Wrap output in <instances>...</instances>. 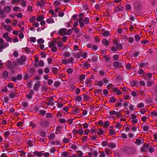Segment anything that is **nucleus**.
Returning a JSON list of instances; mask_svg holds the SVG:
<instances>
[{"label":"nucleus","instance_id":"f8f14e48","mask_svg":"<svg viewBox=\"0 0 157 157\" xmlns=\"http://www.w3.org/2000/svg\"><path fill=\"white\" fill-rule=\"evenodd\" d=\"M34 155L39 157H40L43 155V152L41 151L38 152L36 151L33 152Z\"/></svg>","mask_w":157,"mask_h":157},{"label":"nucleus","instance_id":"ea45409f","mask_svg":"<svg viewBox=\"0 0 157 157\" xmlns=\"http://www.w3.org/2000/svg\"><path fill=\"white\" fill-rule=\"evenodd\" d=\"M79 113V111L78 108H76L73 110V114H75Z\"/></svg>","mask_w":157,"mask_h":157},{"label":"nucleus","instance_id":"f3484780","mask_svg":"<svg viewBox=\"0 0 157 157\" xmlns=\"http://www.w3.org/2000/svg\"><path fill=\"white\" fill-rule=\"evenodd\" d=\"M46 21L48 24L53 23L55 22L54 20L52 18H48L46 20Z\"/></svg>","mask_w":157,"mask_h":157},{"label":"nucleus","instance_id":"ddd939ff","mask_svg":"<svg viewBox=\"0 0 157 157\" xmlns=\"http://www.w3.org/2000/svg\"><path fill=\"white\" fill-rule=\"evenodd\" d=\"M8 73L6 71H4L2 73V76L4 78H6L8 76Z\"/></svg>","mask_w":157,"mask_h":157},{"label":"nucleus","instance_id":"9d476101","mask_svg":"<svg viewBox=\"0 0 157 157\" xmlns=\"http://www.w3.org/2000/svg\"><path fill=\"white\" fill-rule=\"evenodd\" d=\"M121 66V63H120L117 61L115 62L113 64V66L115 69L118 68L119 67H120Z\"/></svg>","mask_w":157,"mask_h":157},{"label":"nucleus","instance_id":"58836bf2","mask_svg":"<svg viewBox=\"0 0 157 157\" xmlns=\"http://www.w3.org/2000/svg\"><path fill=\"white\" fill-rule=\"evenodd\" d=\"M22 75L21 74H18L17 75L16 78L18 80H21L22 78Z\"/></svg>","mask_w":157,"mask_h":157},{"label":"nucleus","instance_id":"6e6552de","mask_svg":"<svg viewBox=\"0 0 157 157\" xmlns=\"http://www.w3.org/2000/svg\"><path fill=\"white\" fill-rule=\"evenodd\" d=\"M45 2L43 0H41L40 1H38L36 3L37 6L42 7L44 5H45Z\"/></svg>","mask_w":157,"mask_h":157},{"label":"nucleus","instance_id":"09e8293b","mask_svg":"<svg viewBox=\"0 0 157 157\" xmlns=\"http://www.w3.org/2000/svg\"><path fill=\"white\" fill-rule=\"evenodd\" d=\"M61 127L60 126H58L56 128V130L58 132V133H60V130Z\"/></svg>","mask_w":157,"mask_h":157},{"label":"nucleus","instance_id":"864d4df0","mask_svg":"<svg viewBox=\"0 0 157 157\" xmlns=\"http://www.w3.org/2000/svg\"><path fill=\"white\" fill-rule=\"evenodd\" d=\"M138 85V82L135 81L132 82V85L133 86H136Z\"/></svg>","mask_w":157,"mask_h":157},{"label":"nucleus","instance_id":"052dcab7","mask_svg":"<svg viewBox=\"0 0 157 157\" xmlns=\"http://www.w3.org/2000/svg\"><path fill=\"white\" fill-rule=\"evenodd\" d=\"M62 155L65 157H67L68 155V154L67 152L64 151L62 153Z\"/></svg>","mask_w":157,"mask_h":157},{"label":"nucleus","instance_id":"412c9836","mask_svg":"<svg viewBox=\"0 0 157 157\" xmlns=\"http://www.w3.org/2000/svg\"><path fill=\"white\" fill-rule=\"evenodd\" d=\"M98 56H99L98 55L94 56L92 57V61L93 62H96L97 60V59H98Z\"/></svg>","mask_w":157,"mask_h":157},{"label":"nucleus","instance_id":"f257e3e1","mask_svg":"<svg viewBox=\"0 0 157 157\" xmlns=\"http://www.w3.org/2000/svg\"><path fill=\"white\" fill-rule=\"evenodd\" d=\"M4 40L1 38L0 39V52H1L3 51L2 49L5 48L6 47L9 46V44L7 43H6L4 44Z\"/></svg>","mask_w":157,"mask_h":157},{"label":"nucleus","instance_id":"0eeeda50","mask_svg":"<svg viewBox=\"0 0 157 157\" xmlns=\"http://www.w3.org/2000/svg\"><path fill=\"white\" fill-rule=\"evenodd\" d=\"M4 28L7 30L8 31H10L11 30H13V29H12L11 26L10 25H3Z\"/></svg>","mask_w":157,"mask_h":157},{"label":"nucleus","instance_id":"6e6d98bb","mask_svg":"<svg viewBox=\"0 0 157 157\" xmlns=\"http://www.w3.org/2000/svg\"><path fill=\"white\" fill-rule=\"evenodd\" d=\"M22 49H24L25 50V51L28 54L30 52L29 49L27 47H26L25 48H23Z\"/></svg>","mask_w":157,"mask_h":157},{"label":"nucleus","instance_id":"4468645a","mask_svg":"<svg viewBox=\"0 0 157 157\" xmlns=\"http://www.w3.org/2000/svg\"><path fill=\"white\" fill-rule=\"evenodd\" d=\"M127 152L129 154L133 153L134 151V149L131 147H128L127 149Z\"/></svg>","mask_w":157,"mask_h":157},{"label":"nucleus","instance_id":"4be33fe9","mask_svg":"<svg viewBox=\"0 0 157 157\" xmlns=\"http://www.w3.org/2000/svg\"><path fill=\"white\" fill-rule=\"evenodd\" d=\"M75 100L76 101H80L82 100V98L81 96H77L75 98Z\"/></svg>","mask_w":157,"mask_h":157},{"label":"nucleus","instance_id":"2eb2a0df","mask_svg":"<svg viewBox=\"0 0 157 157\" xmlns=\"http://www.w3.org/2000/svg\"><path fill=\"white\" fill-rule=\"evenodd\" d=\"M27 143V145L30 147L33 146L34 144V143L33 141H31L30 140H28Z\"/></svg>","mask_w":157,"mask_h":157},{"label":"nucleus","instance_id":"b1692460","mask_svg":"<svg viewBox=\"0 0 157 157\" xmlns=\"http://www.w3.org/2000/svg\"><path fill=\"white\" fill-rule=\"evenodd\" d=\"M44 19V17L43 16L40 15L36 18V20L38 21H42Z\"/></svg>","mask_w":157,"mask_h":157},{"label":"nucleus","instance_id":"4d7b16f0","mask_svg":"<svg viewBox=\"0 0 157 157\" xmlns=\"http://www.w3.org/2000/svg\"><path fill=\"white\" fill-rule=\"evenodd\" d=\"M81 129L80 130L78 131V134L82 136L83 134V129H82V128H81Z\"/></svg>","mask_w":157,"mask_h":157},{"label":"nucleus","instance_id":"13d9d810","mask_svg":"<svg viewBox=\"0 0 157 157\" xmlns=\"http://www.w3.org/2000/svg\"><path fill=\"white\" fill-rule=\"evenodd\" d=\"M144 106V104L143 103H140L138 104L137 105V107L138 108H140L143 107Z\"/></svg>","mask_w":157,"mask_h":157},{"label":"nucleus","instance_id":"bf43d9fd","mask_svg":"<svg viewBox=\"0 0 157 157\" xmlns=\"http://www.w3.org/2000/svg\"><path fill=\"white\" fill-rule=\"evenodd\" d=\"M108 144V142L106 141H104L102 142V145L103 147H105Z\"/></svg>","mask_w":157,"mask_h":157},{"label":"nucleus","instance_id":"5701e85b","mask_svg":"<svg viewBox=\"0 0 157 157\" xmlns=\"http://www.w3.org/2000/svg\"><path fill=\"white\" fill-rule=\"evenodd\" d=\"M17 96V94L15 93H11L9 95L10 98H13L14 97H16Z\"/></svg>","mask_w":157,"mask_h":157},{"label":"nucleus","instance_id":"c03bdc74","mask_svg":"<svg viewBox=\"0 0 157 157\" xmlns=\"http://www.w3.org/2000/svg\"><path fill=\"white\" fill-rule=\"evenodd\" d=\"M70 140L67 138H63V142L64 143H67L69 142Z\"/></svg>","mask_w":157,"mask_h":157},{"label":"nucleus","instance_id":"7c9ffc66","mask_svg":"<svg viewBox=\"0 0 157 157\" xmlns=\"http://www.w3.org/2000/svg\"><path fill=\"white\" fill-rule=\"evenodd\" d=\"M102 34L104 36H108L109 35V33L107 31H105L102 33Z\"/></svg>","mask_w":157,"mask_h":157},{"label":"nucleus","instance_id":"a211bd4d","mask_svg":"<svg viewBox=\"0 0 157 157\" xmlns=\"http://www.w3.org/2000/svg\"><path fill=\"white\" fill-rule=\"evenodd\" d=\"M109 125V123L108 121H106L104 123L103 125V128H107L108 127Z\"/></svg>","mask_w":157,"mask_h":157},{"label":"nucleus","instance_id":"473e14b6","mask_svg":"<svg viewBox=\"0 0 157 157\" xmlns=\"http://www.w3.org/2000/svg\"><path fill=\"white\" fill-rule=\"evenodd\" d=\"M134 38H135L136 40L137 41H139L140 40V39L141 38V37H140V36L139 35H135Z\"/></svg>","mask_w":157,"mask_h":157},{"label":"nucleus","instance_id":"680f3d73","mask_svg":"<svg viewBox=\"0 0 157 157\" xmlns=\"http://www.w3.org/2000/svg\"><path fill=\"white\" fill-rule=\"evenodd\" d=\"M126 9L127 10H130L131 9V6L129 4H127L126 6Z\"/></svg>","mask_w":157,"mask_h":157},{"label":"nucleus","instance_id":"37998d69","mask_svg":"<svg viewBox=\"0 0 157 157\" xmlns=\"http://www.w3.org/2000/svg\"><path fill=\"white\" fill-rule=\"evenodd\" d=\"M10 134V133L8 131L5 132L4 133V136H5V138H7L8 137L9 135Z\"/></svg>","mask_w":157,"mask_h":157},{"label":"nucleus","instance_id":"a19ab883","mask_svg":"<svg viewBox=\"0 0 157 157\" xmlns=\"http://www.w3.org/2000/svg\"><path fill=\"white\" fill-rule=\"evenodd\" d=\"M108 147H111L112 148H113L115 147V145L113 143H110L108 146Z\"/></svg>","mask_w":157,"mask_h":157},{"label":"nucleus","instance_id":"c85d7f7f","mask_svg":"<svg viewBox=\"0 0 157 157\" xmlns=\"http://www.w3.org/2000/svg\"><path fill=\"white\" fill-rule=\"evenodd\" d=\"M117 101V100L113 97L110 98L109 102H110L114 103Z\"/></svg>","mask_w":157,"mask_h":157},{"label":"nucleus","instance_id":"8fccbe9b","mask_svg":"<svg viewBox=\"0 0 157 157\" xmlns=\"http://www.w3.org/2000/svg\"><path fill=\"white\" fill-rule=\"evenodd\" d=\"M12 3L14 4L15 3H19L20 2V1L19 0H12Z\"/></svg>","mask_w":157,"mask_h":157},{"label":"nucleus","instance_id":"e433bc0d","mask_svg":"<svg viewBox=\"0 0 157 157\" xmlns=\"http://www.w3.org/2000/svg\"><path fill=\"white\" fill-rule=\"evenodd\" d=\"M148 63L147 62H144V63H141L140 64V67H144L147 65Z\"/></svg>","mask_w":157,"mask_h":157},{"label":"nucleus","instance_id":"603ef678","mask_svg":"<svg viewBox=\"0 0 157 157\" xmlns=\"http://www.w3.org/2000/svg\"><path fill=\"white\" fill-rule=\"evenodd\" d=\"M39 112L40 114L42 115H45L46 114V111L44 110H40Z\"/></svg>","mask_w":157,"mask_h":157},{"label":"nucleus","instance_id":"cd10ccee","mask_svg":"<svg viewBox=\"0 0 157 157\" xmlns=\"http://www.w3.org/2000/svg\"><path fill=\"white\" fill-rule=\"evenodd\" d=\"M63 55L65 57H68L70 56V53L67 51H66L63 54Z\"/></svg>","mask_w":157,"mask_h":157},{"label":"nucleus","instance_id":"aec40b11","mask_svg":"<svg viewBox=\"0 0 157 157\" xmlns=\"http://www.w3.org/2000/svg\"><path fill=\"white\" fill-rule=\"evenodd\" d=\"M102 44H103L105 45L106 46H107L109 44V43L108 42L107 40L106 39H103L102 41Z\"/></svg>","mask_w":157,"mask_h":157},{"label":"nucleus","instance_id":"f03ea898","mask_svg":"<svg viewBox=\"0 0 157 157\" xmlns=\"http://www.w3.org/2000/svg\"><path fill=\"white\" fill-rule=\"evenodd\" d=\"M55 43V41H52L49 45V47L51 48V50L53 52H56L57 50Z\"/></svg>","mask_w":157,"mask_h":157},{"label":"nucleus","instance_id":"5fc2aeb1","mask_svg":"<svg viewBox=\"0 0 157 157\" xmlns=\"http://www.w3.org/2000/svg\"><path fill=\"white\" fill-rule=\"evenodd\" d=\"M122 105V103L120 102H118L116 103L115 105V106L116 107L118 106H121Z\"/></svg>","mask_w":157,"mask_h":157},{"label":"nucleus","instance_id":"79ce46f5","mask_svg":"<svg viewBox=\"0 0 157 157\" xmlns=\"http://www.w3.org/2000/svg\"><path fill=\"white\" fill-rule=\"evenodd\" d=\"M67 71L69 74H72L73 72V70L71 68H69L67 70Z\"/></svg>","mask_w":157,"mask_h":157},{"label":"nucleus","instance_id":"423d86ee","mask_svg":"<svg viewBox=\"0 0 157 157\" xmlns=\"http://www.w3.org/2000/svg\"><path fill=\"white\" fill-rule=\"evenodd\" d=\"M81 65L83 66L82 67L84 69H87L90 67V64L87 62L83 63Z\"/></svg>","mask_w":157,"mask_h":157},{"label":"nucleus","instance_id":"a18cd8bd","mask_svg":"<svg viewBox=\"0 0 157 157\" xmlns=\"http://www.w3.org/2000/svg\"><path fill=\"white\" fill-rule=\"evenodd\" d=\"M84 23L86 24H88L89 22V19L87 17H86L85 18V19L84 20Z\"/></svg>","mask_w":157,"mask_h":157},{"label":"nucleus","instance_id":"a878e982","mask_svg":"<svg viewBox=\"0 0 157 157\" xmlns=\"http://www.w3.org/2000/svg\"><path fill=\"white\" fill-rule=\"evenodd\" d=\"M77 154L78 155V157H82L83 155V153L81 151H77Z\"/></svg>","mask_w":157,"mask_h":157},{"label":"nucleus","instance_id":"e2e57ef3","mask_svg":"<svg viewBox=\"0 0 157 157\" xmlns=\"http://www.w3.org/2000/svg\"><path fill=\"white\" fill-rule=\"evenodd\" d=\"M30 72L32 74L34 73L35 72V70L34 68H30L29 69Z\"/></svg>","mask_w":157,"mask_h":157},{"label":"nucleus","instance_id":"1a4fd4ad","mask_svg":"<svg viewBox=\"0 0 157 157\" xmlns=\"http://www.w3.org/2000/svg\"><path fill=\"white\" fill-rule=\"evenodd\" d=\"M41 124L43 127H46L48 125V121L45 120H43L41 122Z\"/></svg>","mask_w":157,"mask_h":157},{"label":"nucleus","instance_id":"393cba45","mask_svg":"<svg viewBox=\"0 0 157 157\" xmlns=\"http://www.w3.org/2000/svg\"><path fill=\"white\" fill-rule=\"evenodd\" d=\"M0 17L1 18H4L6 17V15L4 14V12L3 10H0Z\"/></svg>","mask_w":157,"mask_h":157},{"label":"nucleus","instance_id":"c756f323","mask_svg":"<svg viewBox=\"0 0 157 157\" xmlns=\"http://www.w3.org/2000/svg\"><path fill=\"white\" fill-rule=\"evenodd\" d=\"M98 130L99 131L97 132L98 135H101L104 133V131L102 129H100Z\"/></svg>","mask_w":157,"mask_h":157},{"label":"nucleus","instance_id":"2f4dec72","mask_svg":"<svg viewBox=\"0 0 157 157\" xmlns=\"http://www.w3.org/2000/svg\"><path fill=\"white\" fill-rule=\"evenodd\" d=\"M83 98L84 100H88L90 99V98L86 94H84L83 95Z\"/></svg>","mask_w":157,"mask_h":157},{"label":"nucleus","instance_id":"9b49d317","mask_svg":"<svg viewBox=\"0 0 157 157\" xmlns=\"http://www.w3.org/2000/svg\"><path fill=\"white\" fill-rule=\"evenodd\" d=\"M11 62L10 61H8L6 62V67L7 68L10 70L13 69L12 66L11 65Z\"/></svg>","mask_w":157,"mask_h":157},{"label":"nucleus","instance_id":"338daca9","mask_svg":"<svg viewBox=\"0 0 157 157\" xmlns=\"http://www.w3.org/2000/svg\"><path fill=\"white\" fill-rule=\"evenodd\" d=\"M113 87V86L112 83L109 84L107 86V88L109 89H111Z\"/></svg>","mask_w":157,"mask_h":157},{"label":"nucleus","instance_id":"72a5a7b5","mask_svg":"<svg viewBox=\"0 0 157 157\" xmlns=\"http://www.w3.org/2000/svg\"><path fill=\"white\" fill-rule=\"evenodd\" d=\"M58 70L56 67H53L52 69V71L53 74H56L58 73Z\"/></svg>","mask_w":157,"mask_h":157},{"label":"nucleus","instance_id":"de8ad7c7","mask_svg":"<svg viewBox=\"0 0 157 157\" xmlns=\"http://www.w3.org/2000/svg\"><path fill=\"white\" fill-rule=\"evenodd\" d=\"M153 83V81H149L147 82V86H151Z\"/></svg>","mask_w":157,"mask_h":157},{"label":"nucleus","instance_id":"69168bd1","mask_svg":"<svg viewBox=\"0 0 157 157\" xmlns=\"http://www.w3.org/2000/svg\"><path fill=\"white\" fill-rule=\"evenodd\" d=\"M60 84V82H54V85L55 87L58 86Z\"/></svg>","mask_w":157,"mask_h":157},{"label":"nucleus","instance_id":"bb28decb","mask_svg":"<svg viewBox=\"0 0 157 157\" xmlns=\"http://www.w3.org/2000/svg\"><path fill=\"white\" fill-rule=\"evenodd\" d=\"M85 76L84 75L82 74L81 75L79 78V80L80 81H83L85 79Z\"/></svg>","mask_w":157,"mask_h":157},{"label":"nucleus","instance_id":"0e129e2a","mask_svg":"<svg viewBox=\"0 0 157 157\" xmlns=\"http://www.w3.org/2000/svg\"><path fill=\"white\" fill-rule=\"evenodd\" d=\"M44 42V40L41 38H40L37 40V42L39 44L43 43Z\"/></svg>","mask_w":157,"mask_h":157},{"label":"nucleus","instance_id":"dca6fc26","mask_svg":"<svg viewBox=\"0 0 157 157\" xmlns=\"http://www.w3.org/2000/svg\"><path fill=\"white\" fill-rule=\"evenodd\" d=\"M136 141L135 143L137 145H140L142 144L144 142L143 141H142L141 140L139 139H136Z\"/></svg>","mask_w":157,"mask_h":157},{"label":"nucleus","instance_id":"20e7f679","mask_svg":"<svg viewBox=\"0 0 157 157\" xmlns=\"http://www.w3.org/2000/svg\"><path fill=\"white\" fill-rule=\"evenodd\" d=\"M41 82L40 81H37L36 83L33 86V89L35 91H37L38 90V88L40 86Z\"/></svg>","mask_w":157,"mask_h":157},{"label":"nucleus","instance_id":"7ed1b4c3","mask_svg":"<svg viewBox=\"0 0 157 157\" xmlns=\"http://www.w3.org/2000/svg\"><path fill=\"white\" fill-rule=\"evenodd\" d=\"M26 60V59L25 56L24 55H22L20 59L18 60V63L19 64L21 65L25 64L24 63L25 62Z\"/></svg>","mask_w":157,"mask_h":157},{"label":"nucleus","instance_id":"39448f33","mask_svg":"<svg viewBox=\"0 0 157 157\" xmlns=\"http://www.w3.org/2000/svg\"><path fill=\"white\" fill-rule=\"evenodd\" d=\"M67 29H62L59 31V33L62 36L67 34Z\"/></svg>","mask_w":157,"mask_h":157},{"label":"nucleus","instance_id":"49530a36","mask_svg":"<svg viewBox=\"0 0 157 157\" xmlns=\"http://www.w3.org/2000/svg\"><path fill=\"white\" fill-rule=\"evenodd\" d=\"M131 95L133 97H136L137 96V93L136 91H133L131 92Z\"/></svg>","mask_w":157,"mask_h":157},{"label":"nucleus","instance_id":"6ab92c4d","mask_svg":"<svg viewBox=\"0 0 157 157\" xmlns=\"http://www.w3.org/2000/svg\"><path fill=\"white\" fill-rule=\"evenodd\" d=\"M4 10L7 13L10 12L11 11V8L10 6H5L4 8Z\"/></svg>","mask_w":157,"mask_h":157},{"label":"nucleus","instance_id":"f704fd0d","mask_svg":"<svg viewBox=\"0 0 157 157\" xmlns=\"http://www.w3.org/2000/svg\"><path fill=\"white\" fill-rule=\"evenodd\" d=\"M55 134L53 133H52L48 136V138L49 139L51 140L55 138Z\"/></svg>","mask_w":157,"mask_h":157},{"label":"nucleus","instance_id":"774afa93","mask_svg":"<svg viewBox=\"0 0 157 157\" xmlns=\"http://www.w3.org/2000/svg\"><path fill=\"white\" fill-rule=\"evenodd\" d=\"M154 94L155 95H157V86H156L154 89Z\"/></svg>","mask_w":157,"mask_h":157},{"label":"nucleus","instance_id":"c9c22d12","mask_svg":"<svg viewBox=\"0 0 157 157\" xmlns=\"http://www.w3.org/2000/svg\"><path fill=\"white\" fill-rule=\"evenodd\" d=\"M116 47L117 48V49H119V50H120L122 48V45L120 43L116 44Z\"/></svg>","mask_w":157,"mask_h":157},{"label":"nucleus","instance_id":"3c124183","mask_svg":"<svg viewBox=\"0 0 157 157\" xmlns=\"http://www.w3.org/2000/svg\"><path fill=\"white\" fill-rule=\"evenodd\" d=\"M101 90H102V89H97L95 90V94H98L99 93H101V94H102V92L101 91Z\"/></svg>","mask_w":157,"mask_h":157},{"label":"nucleus","instance_id":"4c0bfd02","mask_svg":"<svg viewBox=\"0 0 157 157\" xmlns=\"http://www.w3.org/2000/svg\"><path fill=\"white\" fill-rule=\"evenodd\" d=\"M55 102V101H48V102L46 103V104L48 105H53L54 104Z\"/></svg>","mask_w":157,"mask_h":157}]
</instances>
